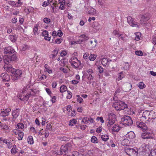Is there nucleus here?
I'll use <instances>...</instances> for the list:
<instances>
[{
    "mask_svg": "<svg viewBox=\"0 0 156 156\" xmlns=\"http://www.w3.org/2000/svg\"><path fill=\"white\" fill-rule=\"evenodd\" d=\"M140 115V120L142 121L153 122L156 119V112L153 110L145 111Z\"/></svg>",
    "mask_w": 156,
    "mask_h": 156,
    "instance_id": "1",
    "label": "nucleus"
},
{
    "mask_svg": "<svg viewBox=\"0 0 156 156\" xmlns=\"http://www.w3.org/2000/svg\"><path fill=\"white\" fill-rule=\"evenodd\" d=\"M9 67L7 71L12 73V79L13 80H16L20 77L22 74V71L19 69H16L12 67Z\"/></svg>",
    "mask_w": 156,
    "mask_h": 156,
    "instance_id": "2",
    "label": "nucleus"
},
{
    "mask_svg": "<svg viewBox=\"0 0 156 156\" xmlns=\"http://www.w3.org/2000/svg\"><path fill=\"white\" fill-rule=\"evenodd\" d=\"M112 106L117 111L123 110L127 107V105L124 102L120 101L114 103Z\"/></svg>",
    "mask_w": 156,
    "mask_h": 156,
    "instance_id": "3",
    "label": "nucleus"
},
{
    "mask_svg": "<svg viewBox=\"0 0 156 156\" xmlns=\"http://www.w3.org/2000/svg\"><path fill=\"white\" fill-rule=\"evenodd\" d=\"M27 87H29V85H27L22 90L21 94L20 97V99L23 101H27L28 100L30 96L27 94V90H28Z\"/></svg>",
    "mask_w": 156,
    "mask_h": 156,
    "instance_id": "4",
    "label": "nucleus"
},
{
    "mask_svg": "<svg viewBox=\"0 0 156 156\" xmlns=\"http://www.w3.org/2000/svg\"><path fill=\"white\" fill-rule=\"evenodd\" d=\"M69 62L71 66L75 68H78L80 66L81 62L80 60L75 57H72L70 59Z\"/></svg>",
    "mask_w": 156,
    "mask_h": 156,
    "instance_id": "5",
    "label": "nucleus"
},
{
    "mask_svg": "<svg viewBox=\"0 0 156 156\" xmlns=\"http://www.w3.org/2000/svg\"><path fill=\"white\" fill-rule=\"evenodd\" d=\"M126 153L129 156H136L137 155V150L136 148H131L126 147L125 150Z\"/></svg>",
    "mask_w": 156,
    "mask_h": 156,
    "instance_id": "6",
    "label": "nucleus"
},
{
    "mask_svg": "<svg viewBox=\"0 0 156 156\" xmlns=\"http://www.w3.org/2000/svg\"><path fill=\"white\" fill-rule=\"evenodd\" d=\"M122 124L125 126L131 125L133 123L131 118L129 116L124 115L121 118Z\"/></svg>",
    "mask_w": 156,
    "mask_h": 156,
    "instance_id": "7",
    "label": "nucleus"
},
{
    "mask_svg": "<svg viewBox=\"0 0 156 156\" xmlns=\"http://www.w3.org/2000/svg\"><path fill=\"white\" fill-rule=\"evenodd\" d=\"M115 115L113 113H110L108 115L107 122V125L110 127L115 123Z\"/></svg>",
    "mask_w": 156,
    "mask_h": 156,
    "instance_id": "8",
    "label": "nucleus"
},
{
    "mask_svg": "<svg viewBox=\"0 0 156 156\" xmlns=\"http://www.w3.org/2000/svg\"><path fill=\"white\" fill-rule=\"evenodd\" d=\"M149 19L150 16L148 13L143 15L141 17L139 24L142 25L145 24Z\"/></svg>",
    "mask_w": 156,
    "mask_h": 156,
    "instance_id": "9",
    "label": "nucleus"
},
{
    "mask_svg": "<svg viewBox=\"0 0 156 156\" xmlns=\"http://www.w3.org/2000/svg\"><path fill=\"white\" fill-rule=\"evenodd\" d=\"M4 68L5 69H6V70L9 69V67H12L11 66L9 65V63H11L12 62L10 58V56L6 57L4 58Z\"/></svg>",
    "mask_w": 156,
    "mask_h": 156,
    "instance_id": "10",
    "label": "nucleus"
},
{
    "mask_svg": "<svg viewBox=\"0 0 156 156\" xmlns=\"http://www.w3.org/2000/svg\"><path fill=\"white\" fill-rule=\"evenodd\" d=\"M24 128L23 124L22 123H19L16 126L15 129L12 130V132L15 135H17L19 131H21V130Z\"/></svg>",
    "mask_w": 156,
    "mask_h": 156,
    "instance_id": "11",
    "label": "nucleus"
},
{
    "mask_svg": "<svg viewBox=\"0 0 156 156\" xmlns=\"http://www.w3.org/2000/svg\"><path fill=\"white\" fill-rule=\"evenodd\" d=\"M127 22L129 25L133 27H138L139 26V23L134 20L130 16L127 18Z\"/></svg>",
    "mask_w": 156,
    "mask_h": 156,
    "instance_id": "12",
    "label": "nucleus"
},
{
    "mask_svg": "<svg viewBox=\"0 0 156 156\" xmlns=\"http://www.w3.org/2000/svg\"><path fill=\"white\" fill-rule=\"evenodd\" d=\"M84 8L85 11L88 14L94 15L96 13V10L95 9L87 5H85Z\"/></svg>",
    "mask_w": 156,
    "mask_h": 156,
    "instance_id": "13",
    "label": "nucleus"
},
{
    "mask_svg": "<svg viewBox=\"0 0 156 156\" xmlns=\"http://www.w3.org/2000/svg\"><path fill=\"white\" fill-rule=\"evenodd\" d=\"M89 39V37L84 34L81 35L79 37V39L77 41H75L76 44H80L82 42L87 41Z\"/></svg>",
    "mask_w": 156,
    "mask_h": 156,
    "instance_id": "14",
    "label": "nucleus"
},
{
    "mask_svg": "<svg viewBox=\"0 0 156 156\" xmlns=\"http://www.w3.org/2000/svg\"><path fill=\"white\" fill-rule=\"evenodd\" d=\"M136 126L140 130L142 131L146 130L147 129V126L145 123L143 122H136Z\"/></svg>",
    "mask_w": 156,
    "mask_h": 156,
    "instance_id": "15",
    "label": "nucleus"
},
{
    "mask_svg": "<svg viewBox=\"0 0 156 156\" xmlns=\"http://www.w3.org/2000/svg\"><path fill=\"white\" fill-rule=\"evenodd\" d=\"M20 112V109L19 108H16L12 111V116L13 117L12 120L14 121L19 116Z\"/></svg>",
    "mask_w": 156,
    "mask_h": 156,
    "instance_id": "16",
    "label": "nucleus"
},
{
    "mask_svg": "<svg viewBox=\"0 0 156 156\" xmlns=\"http://www.w3.org/2000/svg\"><path fill=\"white\" fill-rule=\"evenodd\" d=\"M11 111V108L9 107L5 109L3 111H1L0 113V115L1 116L5 117L8 116Z\"/></svg>",
    "mask_w": 156,
    "mask_h": 156,
    "instance_id": "17",
    "label": "nucleus"
},
{
    "mask_svg": "<svg viewBox=\"0 0 156 156\" xmlns=\"http://www.w3.org/2000/svg\"><path fill=\"white\" fill-rule=\"evenodd\" d=\"M146 130V131L145 133H142V137L144 139L152 138L153 137L149 135L152 133V131H148V130H147V129Z\"/></svg>",
    "mask_w": 156,
    "mask_h": 156,
    "instance_id": "18",
    "label": "nucleus"
},
{
    "mask_svg": "<svg viewBox=\"0 0 156 156\" xmlns=\"http://www.w3.org/2000/svg\"><path fill=\"white\" fill-rule=\"evenodd\" d=\"M68 150L67 146V145H62L60 148V151H57L56 153L57 154L61 155L65 153Z\"/></svg>",
    "mask_w": 156,
    "mask_h": 156,
    "instance_id": "19",
    "label": "nucleus"
},
{
    "mask_svg": "<svg viewBox=\"0 0 156 156\" xmlns=\"http://www.w3.org/2000/svg\"><path fill=\"white\" fill-rule=\"evenodd\" d=\"M7 3L9 5L12 7H18L20 6L22 4V2H16V3L14 1H12L8 2Z\"/></svg>",
    "mask_w": 156,
    "mask_h": 156,
    "instance_id": "20",
    "label": "nucleus"
},
{
    "mask_svg": "<svg viewBox=\"0 0 156 156\" xmlns=\"http://www.w3.org/2000/svg\"><path fill=\"white\" fill-rule=\"evenodd\" d=\"M15 51L14 49L11 47H8L5 48L4 50V53L6 54L13 53Z\"/></svg>",
    "mask_w": 156,
    "mask_h": 156,
    "instance_id": "21",
    "label": "nucleus"
},
{
    "mask_svg": "<svg viewBox=\"0 0 156 156\" xmlns=\"http://www.w3.org/2000/svg\"><path fill=\"white\" fill-rule=\"evenodd\" d=\"M2 80L5 81H8L10 80V76L6 73H3L1 75Z\"/></svg>",
    "mask_w": 156,
    "mask_h": 156,
    "instance_id": "22",
    "label": "nucleus"
},
{
    "mask_svg": "<svg viewBox=\"0 0 156 156\" xmlns=\"http://www.w3.org/2000/svg\"><path fill=\"white\" fill-rule=\"evenodd\" d=\"M93 26L94 31H95V32L101 29V25L97 22H94L93 23Z\"/></svg>",
    "mask_w": 156,
    "mask_h": 156,
    "instance_id": "23",
    "label": "nucleus"
},
{
    "mask_svg": "<svg viewBox=\"0 0 156 156\" xmlns=\"http://www.w3.org/2000/svg\"><path fill=\"white\" fill-rule=\"evenodd\" d=\"M135 136L134 133L132 131L128 132L126 135V137L130 139H133Z\"/></svg>",
    "mask_w": 156,
    "mask_h": 156,
    "instance_id": "24",
    "label": "nucleus"
},
{
    "mask_svg": "<svg viewBox=\"0 0 156 156\" xmlns=\"http://www.w3.org/2000/svg\"><path fill=\"white\" fill-rule=\"evenodd\" d=\"M12 147V148L11 150V153L12 154L14 155L18 152V149L16 147V146L15 144L13 145Z\"/></svg>",
    "mask_w": 156,
    "mask_h": 156,
    "instance_id": "25",
    "label": "nucleus"
},
{
    "mask_svg": "<svg viewBox=\"0 0 156 156\" xmlns=\"http://www.w3.org/2000/svg\"><path fill=\"white\" fill-rule=\"evenodd\" d=\"M111 60L109 61L107 58H103L102 59L101 61L102 64L104 66H106L107 65H108Z\"/></svg>",
    "mask_w": 156,
    "mask_h": 156,
    "instance_id": "26",
    "label": "nucleus"
},
{
    "mask_svg": "<svg viewBox=\"0 0 156 156\" xmlns=\"http://www.w3.org/2000/svg\"><path fill=\"white\" fill-rule=\"evenodd\" d=\"M140 151H149L148 149V146L145 144H143L140 148Z\"/></svg>",
    "mask_w": 156,
    "mask_h": 156,
    "instance_id": "27",
    "label": "nucleus"
},
{
    "mask_svg": "<svg viewBox=\"0 0 156 156\" xmlns=\"http://www.w3.org/2000/svg\"><path fill=\"white\" fill-rule=\"evenodd\" d=\"M39 27V24H36L34 26L33 29V31L34 34L35 35H38L39 32L38 31V28Z\"/></svg>",
    "mask_w": 156,
    "mask_h": 156,
    "instance_id": "28",
    "label": "nucleus"
},
{
    "mask_svg": "<svg viewBox=\"0 0 156 156\" xmlns=\"http://www.w3.org/2000/svg\"><path fill=\"white\" fill-rule=\"evenodd\" d=\"M28 90H27V94L29 96H30V97L31 96H34L35 95V92L32 89H31L30 88V87H27Z\"/></svg>",
    "mask_w": 156,
    "mask_h": 156,
    "instance_id": "29",
    "label": "nucleus"
},
{
    "mask_svg": "<svg viewBox=\"0 0 156 156\" xmlns=\"http://www.w3.org/2000/svg\"><path fill=\"white\" fill-rule=\"evenodd\" d=\"M124 77L125 75L123 73V72H121L120 73L118 74V78L116 79V80L119 81Z\"/></svg>",
    "mask_w": 156,
    "mask_h": 156,
    "instance_id": "30",
    "label": "nucleus"
},
{
    "mask_svg": "<svg viewBox=\"0 0 156 156\" xmlns=\"http://www.w3.org/2000/svg\"><path fill=\"white\" fill-rule=\"evenodd\" d=\"M119 39L125 42H127L128 41L127 37L125 34H120Z\"/></svg>",
    "mask_w": 156,
    "mask_h": 156,
    "instance_id": "31",
    "label": "nucleus"
},
{
    "mask_svg": "<svg viewBox=\"0 0 156 156\" xmlns=\"http://www.w3.org/2000/svg\"><path fill=\"white\" fill-rule=\"evenodd\" d=\"M58 52V51L57 49L54 50L53 51L52 54L50 55V58H54L57 55Z\"/></svg>",
    "mask_w": 156,
    "mask_h": 156,
    "instance_id": "32",
    "label": "nucleus"
},
{
    "mask_svg": "<svg viewBox=\"0 0 156 156\" xmlns=\"http://www.w3.org/2000/svg\"><path fill=\"white\" fill-rule=\"evenodd\" d=\"M120 127L118 125H114L112 129V131L115 132H118L120 129Z\"/></svg>",
    "mask_w": 156,
    "mask_h": 156,
    "instance_id": "33",
    "label": "nucleus"
},
{
    "mask_svg": "<svg viewBox=\"0 0 156 156\" xmlns=\"http://www.w3.org/2000/svg\"><path fill=\"white\" fill-rule=\"evenodd\" d=\"M135 40L136 41H139L141 37V33L140 32H138L135 33Z\"/></svg>",
    "mask_w": 156,
    "mask_h": 156,
    "instance_id": "34",
    "label": "nucleus"
},
{
    "mask_svg": "<svg viewBox=\"0 0 156 156\" xmlns=\"http://www.w3.org/2000/svg\"><path fill=\"white\" fill-rule=\"evenodd\" d=\"M17 133L18 134V139L19 140H21L23 139V136L24 133H23L21 131H19Z\"/></svg>",
    "mask_w": 156,
    "mask_h": 156,
    "instance_id": "35",
    "label": "nucleus"
},
{
    "mask_svg": "<svg viewBox=\"0 0 156 156\" xmlns=\"http://www.w3.org/2000/svg\"><path fill=\"white\" fill-rule=\"evenodd\" d=\"M101 138L102 140L105 142L107 141L109 138V136L107 134L102 135Z\"/></svg>",
    "mask_w": 156,
    "mask_h": 156,
    "instance_id": "36",
    "label": "nucleus"
},
{
    "mask_svg": "<svg viewBox=\"0 0 156 156\" xmlns=\"http://www.w3.org/2000/svg\"><path fill=\"white\" fill-rule=\"evenodd\" d=\"M137 86L141 89H143L146 87V85L144 83L141 82H139Z\"/></svg>",
    "mask_w": 156,
    "mask_h": 156,
    "instance_id": "37",
    "label": "nucleus"
},
{
    "mask_svg": "<svg viewBox=\"0 0 156 156\" xmlns=\"http://www.w3.org/2000/svg\"><path fill=\"white\" fill-rule=\"evenodd\" d=\"M27 142L29 144H34V141L32 136H30L28 137L27 138Z\"/></svg>",
    "mask_w": 156,
    "mask_h": 156,
    "instance_id": "38",
    "label": "nucleus"
},
{
    "mask_svg": "<svg viewBox=\"0 0 156 156\" xmlns=\"http://www.w3.org/2000/svg\"><path fill=\"white\" fill-rule=\"evenodd\" d=\"M67 89V88L66 86L62 85L60 87L59 90L61 93H63L66 91Z\"/></svg>",
    "mask_w": 156,
    "mask_h": 156,
    "instance_id": "39",
    "label": "nucleus"
},
{
    "mask_svg": "<svg viewBox=\"0 0 156 156\" xmlns=\"http://www.w3.org/2000/svg\"><path fill=\"white\" fill-rule=\"evenodd\" d=\"M130 66V65L128 62H125L123 64V67L124 69L128 70L129 69Z\"/></svg>",
    "mask_w": 156,
    "mask_h": 156,
    "instance_id": "40",
    "label": "nucleus"
},
{
    "mask_svg": "<svg viewBox=\"0 0 156 156\" xmlns=\"http://www.w3.org/2000/svg\"><path fill=\"white\" fill-rule=\"evenodd\" d=\"M91 141L92 143L94 144H97L98 142L97 138L94 136H93L91 137Z\"/></svg>",
    "mask_w": 156,
    "mask_h": 156,
    "instance_id": "41",
    "label": "nucleus"
},
{
    "mask_svg": "<svg viewBox=\"0 0 156 156\" xmlns=\"http://www.w3.org/2000/svg\"><path fill=\"white\" fill-rule=\"evenodd\" d=\"M149 156H156V145L154 146V149L151 151Z\"/></svg>",
    "mask_w": 156,
    "mask_h": 156,
    "instance_id": "42",
    "label": "nucleus"
},
{
    "mask_svg": "<svg viewBox=\"0 0 156 156\" xmlns=\"http://www.w3.org/2000/svg\"><path fill=\"white\" fill-rule=\"evenodd\" d=\"M20 49L21 50L25 51L29 49V47L28 45L26 44H23L20 47Z\"/></svg>",
    "mask_w": 156,
    "mask_h": 156,
    "instance_id": "43",
    "label": "nucleus"
},
{
    "mask_svg": "<svg viewBox=\"0 0 156 156\" xmlns=\"http://www.w3.org/2000/svg\"><path fill=\"white\" fill-rule=\"evenodd\" d=\"M148 152L140 151L139 153L140 156H148L149 154Z\"/></svg>",
    "mask_w": 156,
    "mask_h": 156,
    "instance_id": "44",
    "label": "nucleus"
},
{
    "mask_svg": "<svg viewBox=\"0 0 156 156\" xmlns=\"http://www.w3.org/2000/svg\"><path fill=\"white\" fill-rule=\"evenodd\" d=\"M97 55H95L90 54L89 57V59L90 61H94L96 58Z\"/></svg>",
    "mask_w": 156,
    "mask_h": 156,
    "instance_id": "45",
    "label": "nucleus"
},
{
    "mask_svg": "<svg viewBox=\"0 0 156 156\" xmlns=\"http://www.w3.org/2000/svg\"><path fill=\"white\" fill-rule=\"evenodd\" d=\"M89 118L84 117L82 119V122L84 124H87L89 123Z\"/></svg>",
    "mask_w": 156,
    "mask_h": 156,
    "instance_id": "46",
    "label": "nucleus"
},
{
    "mask_svg": "<svg viewBox=\"0 0 156 156\" xmlns=\"http://www.w3.org/2000/svg\"><path fill=\"white\" fill-rule=\"evenodd\" d=\"M67 96H66V98L69 99L71 98L72 97V92L68 90L67 91Z\"/></svg>",
    "mask_w": 156,
    "mask_h": 156,
    "instance_id": "47",
    "label": "nucleus"
},
{
    "mask_svg": "<svg viewBox=\"0 0 156 156\" xmlns=\"http://www.w3.org/2000/svg\"><path fill=\"white\" fill-rule=\"evenodd\" d=\"M76 122V119H73L70 120L69 122V125L70 126H73L75 124Z\"/></svg>",
    "mask_w": 156,
    "mask_h": 156,
    "instance_id": "48",
    "label": "nucleus"
},
{
    "mask_svg": "<svg viewBox=\"0 0 156 156\" xmlns=\"http://www.w3.org/2000/svg\"><path fill=\"white\" fill-rule=\"evenodd\" d=\"M113 35L117 36L118 37H120V34H119V31L117 30H115L112 32Z\"/></svg>",
    "mask_w": 156,
    "mask_h": 156,
    "instance_id": "49",
    "label": "nucleus"
},
{
    "mask_svg": "<svg viewBox=\"0 0 156 156\" xmlns=\"http://www.w3.org/2000/svg\"><path fill=\"white\" fill-rule=\"evenodd\" d=\"M0 128L4 130H7L9 127L7 125L5 124L4 123H2Z\"/></svg>",
    "mask_w": 156,
    "mask_h": 156,
    "instance_id": "50",
    "label": "nucleus"
},
{
    "mask_svg": "<svg viewBox=\"0 0 156 156\" xmlns=\"http://www.w3.org/2000/svg\"><path fill=\"white\" fill-rule=\"evenodd\" d=\"M87 77L88 80L90 81L94 78V76H93V74H87Z\"/></svg>",
    "mask_w": 156,
    "mask_h": 156,
    "instance_id": "51",
    "label": "nucleus"
},
{
    "mask_svg": "<svg viewBox=\"0 0 156 156\" xmlns=\"http://www.w3.org/2000/svg\"><path fill=\"white\" fill-rule=\"evenodd\" d=\"M11 60L12 62L15 61L16 59V55L13 54L11 56H10Z\"/></svg>",
    "mask_w": 156,
    "mask_h": 156,
    "instance_id": "52",
    "label": "nucleus"
},
{
    "mask_svg": "<svg viewBox=\"0 0 156 156\" xmlns=\"http://www.w3.org/2000/svg\"><path fill=\"white\" fill-rule=\"evenodd\" d=\"M76 97H77V101L79 103H81L83 102V99L82 98L80 97L79 95H77Z\"/></svg>",
    "mask_w": 156,
    "mask_h": 156,
    "instance_id": "53",
    "label": "nucleus"
},
{
    "mask_svg": "<svg viewBox=\"0 0 156 156\" xmlns=\"http://www.w3.org/2000/svg\"><path fill=\"white\" fill-rule=\"evenodd\" d=\"M7 147L9 149H10L11 148H12V146L13 145L12 144V143L11 142L10 140H9L8 143L7 144Z\"/></svg>",
    "mask_w": 156,
    "mask_h": 156,
    "instance_id": "54",
    "label": "nucleus"
},
{
    "mask_svg": "<svg viewBox=\"0 0 156 156\" xmlns=\"http://www.w3.org/2000/svg\"><path fill=\"white\" fill-rule=\"evenodd\" d=\"M49 36L48 33L46 30H44L42 32V36L45 37V36Z\"/></svg>",
    "mask_w": 156,
    "mask_h": 156,
    "instance_id": "55",
    "label": "nucleus"
},
{
    "mask_svg": "<svg viewBox=\"0 0 156 156\" xmlns=\"http://www.w3.org/2000/svg\"><path fill=\"white\" fill-rule=\"evenodd\" d=\"M43 21L46 23H49L50 22L51 20L48 18L45 17L44 18Z\"/></svg>",
    "mask_w": 156,
    "mask_h": 156,
    "instance_id": "56",
    "label": "nucleus"
},
{
    "mask_svg": "<svg viewBox=\"0 0 156 156\" xmlns=\"http://www.w3.org/2000/svg\"><path fill=\"white\" fill-rule=\"evenodd\" d=\"M135 54L139 56H142L143 55V53L141 51H137L135 52Z\"/></svg>",
    "mask_w": 156,
    "mask_h": 156,
    "instance_id": "57",
    "label": "nucleus"
},
{
    "mask_svg": "<svg viewBox=\"0 0 156 156\" xmlns=\"http://www.w3.org/2000/svg\"><path fill=\"white\" fill-rule=\"evenodd\" d=\"M52 9L51 12L54 13H55L57 12V10L56 9V7L55 6H51Z\"/></svg>",
    "mask_w": 156,
    "mask_h": 156,
    "instance_id": "58",
    "label": "nucleus"
},
{
    "mask_svg": "<svg viewBox=\"0 0 156 156\" xmlns=\"http://www.w3.org/2000/svg\"><path fill=\"white\" fill-rule=\"evenodd\" d=\"M87 74H93L94 73L93 70L91 69H87Z\"/></svg>",
    "mask_w": 156,
    "mask_h": 156,
    "instance_id": "59",
    "label": "nucleus"
},
{
    "mask_svg": "<svg viewBox=\"0 0 156 156\" xmlns=\"http://www.w3.org/2000/svg\"><path fill=\"white\" fill-rule=\"evenodd\" d=\"M62 41V39L61 38H60L56 39L55 40V43L56 44H59L61 43Z\"/></svg>",
    "mask_w": 156,
    "mask_h": 156,
    "instance_id": "60",
    "label": "nucleus"
},
{
    "mask_svg": "<svg viewBox=\"0 0 156 156\" xmlns=\"http://www.w3.org/2000/svg\"><path fill=\"white\" fill-rule=\"evenodd\" d=\"M152 42L154 45L156 44V35L153 37L152 39Z\"/></svg>",
    "mask_w": 156,
    "mask_h": 156,
    "instance_id": "61",
    "label": "nucleus"
},
{
    "mask_svg": "<svg viewBox=\"0 0 156 156\" xmlns=\"http://www.w3.org/2000/svg\"><path fill=\"white\" fill-rule=\"evenodd\" d=\"M65 3H63L60 4V6L59 7V9L61 10H64L65 9Z\"/></svg>",
    "mask_w": 156,
    "mask_h": 156,
    "instance_id": "62",
    "label": "nucleus"
},
{
    "mask_svg": "<svg viewBox=\"0 0 156 156\" xmlns=\"http://www.w3.org/2000/svg\"><path fill=\"white\" fill-rule=\"evenodd\" d=\"M60 70L65 73H67V69L62 67H60Z\"/></svg>",
    "mask_w": 156,
    "mask_h": 156,
    "instance_id": "63",
    "label": "nucleus"
},
{
    "mask_svg": "<svg viewBox=\"0 0 156 156\" xmlns=\"http://www.w3.org/2000/svg\"><path fill=\"white\" fill-rule=\"evenodd\" d=\"M45 90L47 93L50 96L52 94V93L50 90L48 88H46L45 89Z\"/></svg>",
    "mask_w": 156,
    "mask_h": 156,
    "instance_id": "64",
    "label": "nucleus"
}]
</instances>
